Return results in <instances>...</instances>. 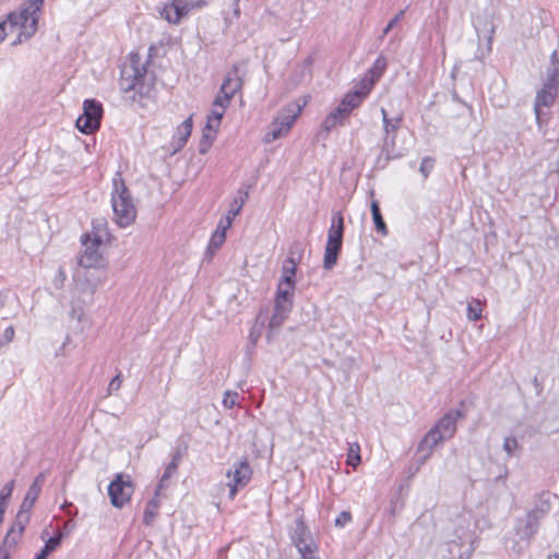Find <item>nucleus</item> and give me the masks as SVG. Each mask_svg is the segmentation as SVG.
Listing matches in <instances>:
<instances>
[{
    "label": "nucleus",
    "instance_id": "obj_12",
    "mask_svg": "<svg viewBox=\"0 0 559 559\" xmlns=\"http://www.w3.org/2000/svg\"><path fill=\"white\" fill-rule=\"evenodd\" d=\"M231 478L227 486L229 487L228 498L234 500L237 496L238 489L246 487L252 477V468L247 457H242L238 463L234 464V471L229 469L226 474Z\"/></svg>",
    "mask_w": 559,
    "mask_h": 559
},
{
    "label": "nucleus",
    "instance_id": "obj_21",
    "mask_svg": "<svg viewBox=\"0 0 559 559\" xmlns=\"http://www.w3.org/2000/svg\"><path fill=\"white\" fill-rule=\"evenodd\" d=\"M386 69V60L384 57H378L374 61L373 66L368 72L367 78L362 81V87H369L371 90L372 85L382 76Z\"/></svg>",
    "mask_w": 559,
    "mask_h": 559
},
{
    "label": "nucleus",
    "instance_id": "obj_55",
    "mask_svg": "<svg viewBox=\"0 0 559 559\" xmlns=\"http://www.w3.org/2000/svg\"><path fill=\"white\" fill-rule=\"evenodd\" d=\"M234 14L238 17L240 15V8H239V1H236L235 0V3H234Z\"/></svg>",
    "mask_w": 559,
    "mask_h": 559
},
{
    "label": "nucleus",
    "instance_id": "obj_52",
    "mask_svg": "<svg viewBox=\"0 0 559 559\" xmlns=\"http://www.w3.org/2000/svg\"><path fill=\"white\" fill-rule=\"evenodd\" d=\"M73 507V503L72 502H69V501H64L62 504H61V510L66 511L70 516L74 518L78 514V510L75 509V512L72 513L70 511V508Z\"/></svg>",
    "mask_w": 559,
    "mask_h": 559
},
{
    "label": "nucleus",
    "instance_id": "obj_29",
    "mask_svg": "<svg viewBox=\"0 0 559 559\" xmlns=\"http://www.w3.org/2000/svg\"><path fill=\"white\" fill-rule=\"evenodd\" d=\"M296 273V263L293 258H287L283 264L282 280L286 286L294 285V277Z\"/></svg>",
    "mask_w": 559,
    "mask_h": 559
},
{
    "label": "nucleus",
    "instance_id": "obj_8",
    "mask_svg": "<svg viewBox=\"0 0 559 559\" xmlns=\"http://www.w3.org/2000/svg\"><path fill=\"white\" fill-rule=\"evenodd\" d=\"M44 5V0H25L19 11L10 12L7 15L9 25L11 27L19 26L21 29H27L29 22L34 17L39 22L40 11Z\"/></svg>",
    "mask_w": 559,
    "mask_h": 559
},
{
    "label": "nucleus",
    "instance_id": "obj_40",
    "mask_svg": "<svg viewBox=\"0 0 559 559\" xmlns=\"http://www.w3.org/2000/svg\"><path fill=\"white\" fill-rule=\"evenodd\" d=\"M433 165H435V160L430 157H425L421 163H420V167H419V171L423 174V176L425 178L428 177V175L430 174L431 169L433 168Z\"/></svg>",
    "mask_w": 559,
    "mask_h": 559
},
{
    "label": "nucleus",
    "instance_id": "obj_16",
    "mask_svg": "<svg viewBox=\"0 0 559 559\" xmlns=\"http://www.w3.org/2000/svg\"><path fill=\"white\" fill-rule=\"evenodd\" d=\"M31 521V514L17 511L15 520L4 537V546L13 547L22 537L25 527Z\"/></svg>",
    "mask_w": 559,
    "mask_h": 559
},
{
    "label": "nucleus",
    "instance_id": "obj_30",
    "mask_svg": "<svg viewBox=\"0 0 559 559\" xmlns=\"http://www.w3.org/2000/svg\"><path fill=\"white\" fill-rule=\"evenodd\" d=\"M371 214H372V219H373V223L376 225V229L381 233L382 235H386L388 234V229H386V225L382 218V215L380 213V207H379V203L378 201L373 200L371 202Z\"/></svg>",
    "mask_w": 559,
    "mask_h": 559
},
{
    "label": "nucleus",
    "instance_id": "obj_38",
    "mask_svg": "<svg viewBox=\"0 0 559 559\" xmlns=\"http://www.w3.org/2000/svg\"><path fill=\"white\" fill-rule=\"evenodd\" d=\"M188 448H189V447H188V443H186V442H183V443H181V444H178V445L174 449V451H173V453H171V460H174V461H176V462L180 463V462H181V460H182V457H183V455H185V454H187V452H188Z\"/></svg>",
    "mask_w": 559,
    "mask_h": 559
},
{
    "label": "nucleus",
    "instance_id": "obj_23",
    "mask_svg": "<svg viewBox=\"0 0 559 559\" xmlns=\"http://www.w3.org/2000/svg\"><path fill=\"white\" fill-rule=\"evenodd\" d=\"M294 289V285L286 286L283 281L280 282L277 287V293L275 297V305H281L284 308H287V310L292 309V301L289 299L290 292Z\"/></svg>",
    "mask_w": 559,
    "mask_h": 559
},
{
    "label": "nucleus",
    "instance_id": "obj_45",
    "mask_svg": "<svg viewBox=\"0 0 559 559\" xmlns=\"http://www.w3.org/2000/svg\"><path fill=\"white\" fill-rule=\"evenodd\" d=\"M404 11L402 10L385 26V28L383 29V35H386L394 27V25L402 19Z\"/></svg>",
    "mask_w": 559,
    "mask_h": 559
},
{
    "label": "nucleus",
    "instance_id": "obj_17",
    "mask_svg": "<svg viewBox=\"0 0 559 559\" xmlns=\"http://www.w3.org/2000/svg\"><path fill=\"white\" fill-rule=\"evenodd\" d=\"M193 127L192 116L188 117L180 126L177 127L176 132L170 141L171 154H176L183 148L188 139L191 135Z\"/></svg>",
    "mask_w": 559,
    "mask_h": 559
},
{
    "label": "nucleus",
    "instance_id": "obj_34",
    "mask_svg": "<svg viewBox=\"0 0 559 559\" xmlns=\"http://www.w3.org/2000/svg\"><path fill=\"white\" fill-rule=\"evenodd\" d=\"M287 133L288 132H286V130L283 129V127L280 126L278 122L273 120V122L269 127V131L265 134V142H273Z\"/></svg>",
    "mask_w": 559,
    "mask_h": 559
},
{
    "label": "nucleus",
    "instance_id": "obj_54",
    "mask_svg": "<svg viewBox=\"0 0 559 559\" xmlns=\"http://www.w3.org/2000/svg\"><path fill=\"white\" fill-rule=\"evenodd\" d=\"M156 53H157V48L154 46V45H151L148 47V59H153L156 57Z\"/></svg>",
    "mask_w": 559,
    "mask_h": 559
},
{
    "label": "nucleus",
    "instance_id": "obj_42",
    "mask_svg": "<svg viewBox=\"0 0 559 559\" xmlns=\"http://www.w3.org/2000/svg\"><path fill=\"white\" fill-rule=\"evenodd\" d=\"M518 448V441L514 438L508 437L503 442V450L507 452L508 456H512L514 451Z\"/></svg>",
    "mask_w": 559,
    "mask_h": 559
},
{
    "label": "nucleus",
    "instance_id": "obj_25",
    "mask_svg": "<svg viewBox=\"0 0 559 559\" xmlns=\"http://www.w3.org/2000/svg\"><path fill=\"white\" fill-rule=\"evenodd\" d=\"M290 310H287V308H284L283 306L274 305V311L269 322V328L271 330L280 328L284 320L286 319L287 314Z\"/></svg>",
    "mask_w": 559,
    "mask_h": 559
},
{
    "label": "nucleus",
    "instance_id": "obj_46",
    "mask_svg": "<svg viewBox=\"0 0 559 559\" xmlns=\"http://www.w3.org/2000/svg\"><path fill=\"white\" fill-rule=\"evenodd\" d=\"M233 219L224 217L219 221L217 228L219 231H224L226 234V230L231 226Z\"/></svg>",
    "mask_w": 559,
    "mask_h": 559
},
{
    "label": "nucleus",
    "instance_id": "obj_14",
    "mask_svg": "<svg viewBox=\"0 0 559 559\" xmlns=\"http://www.w3.org/2000/svg\"><path fill=\"white\" fill-rule=\"evenodd\" d=\"M311 99L310 95L304 96L300 100L288 104L282 112L274 119V121L278 122L286 132H289L293 124L296 121V118L301 112L302 108L309 103Z\"/></svg>",
    "mask_w": 559,
    "mask_h": 559
},
{
    "label": "nucleus",
    "instance_id": "obj_6",
    "mask_svg": "<svg viewBox=\"0 0 559 559\" xmlns=\"http://www.w3.org/2000/svg\"><path fill=\"white\" fill-rule=\"evenodd\" d=\"M104 108L100 102L88 98L83 103V114L75 121L78 130L84 134H93L102 124Z\"/></svg>",
    "mask_w": 559,
    "mask_h": 559
},
{
    "label": "nucleus",
    "instance_id": "obj_53",
    "mask_svg": "<svg viewBox=\"0 0 559 559\" xmlns=\"http://www.w3.org/2000/svg\"><path fill=\"white\" fill-rule=\"evenodd\" d=\"M8 547L9 546H4V542H3L0 547V559H10L11 558Z\"/></svg>",
    "mask_w": 559,
    "mask_h": 559
},
{
    "label": "nucleus",
    "instance_id": "obj_3",
    "mask_svg": "<svg viewBox=\"0 0 559 559\" xmlns=\"http://www.w3.org/2000/svg\"><path fill=\"white\" fill-rule=\"evenodd\" d=\"M344 233V219L340 212L332 216L331 226L328 233V241L325 245L323 267L332 270L337 262L338 253L342 249Z\"/></svg>",
    "mask_w": 559,
    "mask_h": 559
},
{
    "label": "nucleus",
    "instance_id": "obj_50",
    "mask_svg": "<svg viewBox=\"0 0 559 559\" xmlns=\"http://www.w3.org/2000/svg\"><path fill=\"white\" fill-rule=\"evenodd\" d=\"M92 225H93V233L95 235V234H99V229L102 228V226H106V222H105V219L96 218V219H93Z\"/></svg>",
    "mask_w": 559,
    "mask_h": 559
},
{
    "label": "nucleus",
    "instance_id": "obj_35",
    "mask_svg": "<svg viewBox=\"0 0 559 559\" xmlns=\"http://www.w3.org/2000/svg\"><path fill=\"white\" fill-rule=\"evenodd\" d=\"M346 462L353 467H357L360 464V447L358 443L355 442L349 444Z\"/></svg>",
    "mask_w": 559,
    "mask_h": 559
},
{
    "label": "nucleus",
    "instance_id": "obj_44",
    "mask_svg": "<svg viewBox=\"0 0 559 559\" xmlns=\"http://www.w3.org/2000/svg\"><path fill=\"white\" fill-rule=\"evenodd\" d=\"M46 476L44 473H39L33 483L31 484L29 488H33L39 492H41L43 486L45 484Z\"/></svg>",
    "mask_w": 559,
    "mask_h": 559
},
{
    "label": "nucleus",
    "instance_id": "obj_39",
    "mask_svg": "<svg viewBox=\"0 0 559 559\" xmlns=\"http://www.w3.org/2000/svg\"><path fill=\"white\" fill-rule=\"evenodd\" d=\"M239 394L237 392L227 391L223 399V405L226 408H233L237 404Z\"/></svg>",
    "mask_w": 559,
    "mask_h": 559
},
{
    "label": "nucleus",
    "instance_id": "obj_13",
    "mask_svg": "<svg viewBox=\"0 0 559 559\" xmlns=\"http://www.w3.org/2000/svg\"><path fill=\"white\" fill-rule=\"evenodd\" d=\"M381 116L384 130L382 151L386 154L388 158H393L396 156L394 154L395 135L400 129L402 117L397 116L395 118H389L384 108H381Z\"/></svg>",
    "mask_w": 559,
    "mask_h": 559
},
{
    "label": "nucleus",
    "instance_id": "obj_22",
    "mask_svg": "<svg viewBox=\"0 0 559 559\" xmlns=\"http://www.w3.org/2000/svg\"><path fill=\"white\" fill-rule=\"evenodd\" d=\"M63 538V532H56L53 536L46 540L45 546L40 549L34 559H47L48 556L61 545Z\"/></svg>",
    "mask_w": 559,
    "mask_h": 559
},
{
    "label": "nucleus",
    "instance_id": "obj_5",
    "mask_svg": "<svg viewBox=\"0 0 559 559\" xmlns=\"http://www.w3.org/2000/svg\"><path fill=\"white\" fill-rule=\"evenodd\" d=\"M558 78L559 70L556 67L548 69L543 87L537 92L534 103V112L539 127L542 126V108L550 107L556 100L558 94Z\"/></svg>",
    "mask_w": 559,
    "mask_h": 559
},
{
    "label": "nucleus",
    "instance_id": "obj_26",
    "mask_svg": "<svg viewBox=\"0 0 559 559\" xmlns=\"http://www.w3.org/2000/svg\"><path fill=\"white\" fill-rule=\"evenodd\" d=\"M39 495H40L39 491H37L33 488H28L26 491V495L20 506L19 511H21L22 513L31 514L32 510L34 508V504L37 501Z\"/></svg>",
    "mask_w": 559,
    "mask_h": 559
},
{
    "label": "nucleus",
    "instance_id": "obj_20",
    "mask_svg": "<svg viewBox=\"0 0 559 559\" xmlns=\"http://www.w3.org/2000/svg\"><path fill=\"white\" fill-rule=\"evenodd\" d=\"M369 91V87H364V91L347 94L337 109L347 117L349 112L360 104L361 99Z\"/></svg>",
    "mask_w": 559,
    "mask_h": 559
},
{
    "label": "nucleus",
    "instance_id": "obj_32",
    "mask_svg": "<svg viewBox=\"0 0 559 559\" xmlns=\"http://www.w3.org/2000/svg\"><path fill=\"white\" fill-rule=\"evenodd\" d=\"M225 239H226L225 233L216 229L213 233V235L209 241L206 254L213 255L215 253V251H217L222 247V245L225 242Z\"/></svg>",
    "mask_w": 559,
    "mask_h": 559
},
{
    "label": "nucleus",
    "instance_id": "obj_36",
    "mask_svg": "<svg viewBox=\"0 0 559 559\" xmlns=\"http://www.w3.org/2000/svg\"><path fill=\"white\" fill-rule=\"evenodd\" d=\"M481 305L478 300H473L467 306V318L472 321H476L481 317Z\"/></svg>",
    "mask_w": 559,
    "mask_h": 559
},
{
    "label": "nucleus",
    "instance_id": "obj_15",
    "mask_svg": "<svg viewBox=\"0 0 559 559\" xmlns=\"http://www.w3.org/2000/svg\"><path fill=\"white\" fill-rule=\"evenodd\" d=\"M193 0H171L160 11V15L171 24H178L193 8Z\"/></svg>",
    "mask_w": 559,
    "mask_h": 559
},
{
    "label": "nucleus",
    "instance_id": "obj_31",
    "mask_svg": "<svg viewBox=\"0 0 559 559\" xmlns=\"http://www.w3.org/2000/svg\"><path fill=\"white\" fill-rule=\"evenodd\" d=\"M37 32V19L34 17L32 22H29L27 29H21L17 34V37L12 41V46H17L23 41L32 38Z\"/></svg>",
    "mask_w": 559,
    "mask_h": 559
},
{
    "label": "nucleus",
    "instance_id": "obj_56",
    "mask_svg": "<svg viewBox=\"0 0 559 559\" xmlns=\"http://www.w3.org/2000/svg\"><path fill=\"white\" fill-rule=\"evenodd\" d=\"M69 525H70V522H67L64 524V526L62 527V530H58L57 532H63L64 536H66L68 534V532H69Z\"/></svg>",
    "mask_w": 559,
    "mask_h": 559
},
{
    "label": "nucleus",
    "instance_id": "obj_48",
    "mask_svg": "<svg viewBox=\"0 0 559 559\" xmlns=\"http://www.w3.org/2000/svg\"><path fill=\"white\" fill-rule=\"evenodd\" d=\"M15 335L14 328L12 325L8 326L3 332V340L5 343H10L13 341Z\"/></svg>",
    "mask_w": 559,
    "mask_h": 559
},
{
    "label": "nucleus",
    "instance_id": "obj_41",
    "mask_svg": "<svg viewBox=\"0 0 559 559\" xmlns=\"http://www.w3.org/2000/svg\"><path fill=\"white\" fill-rule=\"evenodd\" d=\"M231 98H233V97H228V95H224V94H221V93H219V94L215 97V99H214V102H213V105H214L215 107H219L221 109H224V110H225V109L229 106Z\"/></svg>",
    "mask_w": 559,
    "mask_h": 559
},
{
    "label": "nucleus",
    "instance_id": "obj_11",
    "mask_svg": "<svg viewBox=\"0 0 559 559\" xmlns=\"http://www.w3.org/2000/svg\"><path fill=\"white\" fill-rule=\"evenodd\" d=\"M84 251L81 253L79 264L84 269L98 267L102 264L103 255L99 247L103 243L100 234H95L93 239L88 234H83L81 237Z\"/></svg>",
    "mask_w": 559,
    "mask_h": 559
},
{
    "label": "nucleus",
    "instance_id": "obj_2",
    "mask_svg": "<svg viewBox=\"0 0 559 559\" xmlns=\"http://www.w3.org/2000/svg\"><path fill=\"white\" fill-rule=\"evenodd\" d=\"M111 205L114 219L119 227L130 226L136 217L132 195L120 173L112 179Z\"/></svg>",
    "mask_w": 559,
    "mask_h": 559
},
{
    "label": "nucleus",
    "instance_id": "obj_1",
    "mask_svg": "<svg viewBox=\"0 0 559 559\" xmlns=\"http://www.w3.org/2000/svg\"><path fill=\"white\" fill-rule=\"evenodd\" d=\"M119 86L123 94H130L129 99L133 103H141L143 98H148L154 90L153 80L147 81V66L141 63V57L138 52L129 55V66L121 69Z\"/></svg>",
    "mask_w": 559,
    "mask_h": 559
},
{
    "label": "nucleus",
    "instance_id": "obj_9",
    "mask_svg": "<svg viewBox=\"0 0 559 559\" xmlns=\"http://www.w3.org/2000/svg\"><path fill=\"white\" fill-rule=\"evenodd\" d=\"M134 491V485L130 475L117 474L115 479L108 486L110 503L115 508L121 509L130 501Z\"/></svg>",
    "mask_w": 559,
    "mask_h": 559
},
{
    "label": "nucleus",
    "instance_id": "obj_57",
    "mask_svg": "<svg viewBox=\"0 0 559 559\" xmlns=\"http://www.w3.org/2000/svg\"><path fill=\"white\" fill-rule=\"evenodd\" d=\"M199 151H200V153H201V154H204V153H206V151H207V147H206V146H204V142H203V141H202V142H201V144H200V148H199Z\"/></svg>",
    "mask_w": 559,
    "mask_h": 559
},
{
    "label": "nucleus",
    "instance_id": "obj_7",
    "mask_svg": "<svg viewBox=\"0 0 559 559\" xmlns=\"http://www.w3.org/2000/svg\"><path fill=\"white\" fill-rule=\"evenodd\" d=\"M477 547V540L473 533L463 532L454 538L448 540L442 547L441 552L448 559H469Z\"/></svg>",
    "mask_w": 559,
    "mask_h": 559
},
{
    "label": "nucleus",
    "instance_id": "obj_24",
    "mask_svg": "<svg viewBox=\"0 0 559 559\" xmlns=\"http://www.w3.org/2000/svg\"><path fill=\"white\" fill-rule=\"evenodd\" d=\"M155 496H157V495L155 493ZM158 509H159V501L157 500L156 497H153L152 499H150L147 501V503L145 506L144 513H143V523L146 526L153 525L155 518L158 514Z\"/></svg>",
    "mask_w": 559,
    "mask_h": 559
},
{
    "label": "nucleus",
    "instance_id": "obj_47",
    "mask_svg": "<svg viewBox=\"0 0 559 559\" xmlns=\"http://www.w3.org/2000/svg\"><path fill=\"white\" fill-rule=\"evenodd\" d=\"M233 219L224 217L219 221L217 228L219 231H224L226 234V230L231 226Z\"/></svg>",
    "mask_w": 559,
    "mask_h": 559
},
{
    "label": "nucleus",
    "instance_id": "obj_37",
    "mask_svg": "<svg viewBox=\"0 0 559 559\" xmlns=\"http://www.w3.org/2000/svg\"><path fill=\"white\" fill-rule=\"evenodd\" d=\"M123 377L121 371H118V373L110 380L108 386H107V395H112L117 393L121 385H122Z\"/></svg>",
    "mask_w": 559,
    "mask_h": 559
},
{
    "label": "nucleus",
    "instance_id": "obj_51",
    "mask_svg": "<svg viewBox=\"0 0 559 559\" xmlns=\"http://www.w3.org/2000/svg\"><path fill=\"white\" fill-rule=\"evenodd\" d=\"M224 114H225L224 109H221V110L213 109V110H212L211 116L209 117V120H210L211 118H213V119H214V120H216V121H217V123L219 124V122H221V120H222V118H223Z\"/></svg>",
    "mask_w": 559,
    "mask_h": 559
},
{
    "label": "nucleus",
    "instance_id": "obj_10",
    "mask_svg": "<svg viewBox=\"0 0 559 559\" xmlns=\"http://www.w3.org/2000/svg\"><path fill=\"white\" fill-rule=\"evenodd\" d=\"M290 538L302 559H314L313 539L302 516H298L295 520V525L290 532Z\"/></svg>",
    "mask_w": 559,
    "mask_h": 559
},
{
    "label": "nucleus",
    "instance_id": "obj_33",
    "mask_svg": "<svg viewBox=\"0 0 559 559\" xmlns=\"http://www.w3.org/2000/svg\"><path fill=\"white\" fill-rule=\"evenodd\" d=\"M180 463L171 460L165 467L164 474L162 475L157 489L155 491L158 495L159 490L166 486V481L177 472Z\"/></svg>",
    "mask_w": 559,
    "mask_h": 559
},
{
    "label": "nucleus",
    "instance_id": "obj_19",
    "mask_svg": "<svg viewBox=\"0 0 559 559\" xmlns=\"http://www.w3.org/2000/svg\"><path fill=\"white\" fill-rule=\"evenodd\" d=\"M539 514L537 511L528 512L518 524V534L523 538L532 537L538 528Z\"/></svg>",
    "mask_w": 559,
    "mask_h": 559
},
{
    "label": "nucleus",
    "instance_id": "obj_28",
    "mask_svg": "<svg viewBox=\"0 0 559 559\" xmlns=\"http://www.w3.org/2000/svg\"><path fill=\"white\" fill-rule=\"evenodd\" d=\"M239 198H235L234 201L230 203V207L227 212V215L225 217L234 219L241 211L246 200L248 199V192L239 190Z\"/></svg>",
    "mask_w": 559,
    "mask_h": 559
},
{
    "label": "nucleus",
    "instance_id": "obj_43",
    "mask_svg": "<svg viewBox=\"0 0 559 559\" xmlns=\"http://www.w3.org/2000/svg\"><path fill=\"white\" fill-rule=\"evenodd\" d=\"M350 521H352V514L348 511H343L335 519V526L344 527Z\"/></svg>",
    "mask_w": 559,
    "mask_h": 559
},
{
    "label": "nucleus",
    "instance_id": "obj_27",
    "mask_svg": "<svg viewBox=\"0 0 559 559\" xmlns=\"http://www.w3.org/2000/svg\"><path fill=\"white\" fill-rule=\"evenodd\" d=\"M347 117L342 112L340 111L337 108L332 111L326 118L325 120L323 121L322 123V130L325 131V132H329L331 131L333 128H335L336 126L338 124H342L343 121L346 119Z\"/></svg>",
    "mask_w": 559,
    "mask_h": 559
},
{
    "label": "nucleus",
    "instance_id": "obj_18",
    "mask_svg": "<svg viewBox=\"0 0 559 559\" xmlns=\"http://www.w3.org/2000/svg\"><path fill=\"white\" fill-rule=\"evenodd\" d=\"M242 87V79L240 78V66L233 64L231 70L225 75L221 86V94L234 97L237 92Z\"/></svg>",
    "mask_w": 559,
    "mask_h": 559
},
{
    "label": "nucleus",
    "instance_id": "obj_4",
    "mask_svg": "<svg viewBox=\"0 0 559 559\" xmlns=\"http://www.w3.org/2000/svg\"><path fill=\"white\" fill-rule=\"evenodd\" d=\"M463 417V413L459 409L448 412L436 426L426 435L424 443L430 448L451 439L456 431V423Z\"/></svg>",
    "mask_w": 559,
    "mask_h": 559
},
{
    "label": "nucleus",
    "instance_id": "obj_49",
    "mask_svg": "<svg viewBox=\"0 0 559 559\" xmlns=\"http://www.w3.org/2000/svg\"><path fill=\"white\" fill-rule=\"evenodd\" d=\"M8 24H9V21L7 19L0 22V44L3 43L8 36V33H7Z\"/></svg>",
    "mask_w": 559,
    "mask_h": 559
}]
</instances>
